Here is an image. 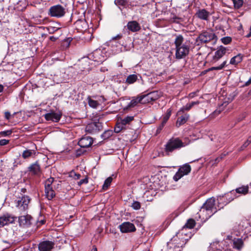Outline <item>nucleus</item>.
Here are the masks:
<instances>
[{
	"label": "nucleus",
	"instance_id": "1",
	"mask_svg": "<svg viewBox=\"0 0 251 251\" xmlns=\"http://www.w3.org/2000/svg\"><path fill=\"white\" fill-rule=\"evenodd\" d=\"M184 38L181 35H176L174 44L176 47V58L180 59L185 58L189 52L190 47L188 45L183 44Z\"/></svg>",
	"mask_w": 251,
	"mask_h": 251
},
{
	"label": "nucleus",
	"instance_id": "2",
	"mask_svg": "<svg viewBox=\"0 0 251 251\" xmlns=\"http://www.w3.org/2000/svg\"><path fill=\"white\" fill-rule=\"evenodd\" d=\"M182 234L178 233L172 238L167 244L166 251H181L188 241V239L181 238Z\"/></svg>",
	"mask_w": 251,
	"mask_h": 251
},
{
	"label": "nucleus",
	"instance_id": "3",
	"mask_svg": "<svg viewBox=\"0 0 251 251\" xmlns=\"http://www.w3.org/2000/svg\"><path fill=\"white\" fill-rule=\"evenodd\" d=\"M185 147V143L179 138H172L165 145V151L167 155L176 150H180Z\"/></svg>",
	"mask_w": 251,
	"mask_h": 251
},
{
	"label": "nucleus",
	"instance_id": "4",
	"mask_svg": "<svg viewBox=\"0 0 251 251\" xmlns=\"http://www.w3.org/2000/svg\"><path fill=\"white\" fill-rule=\"evenodd\" d=\"M235 95H220L219 97L218 103L220 110L216 109L211 115L212 118H214L218 115L223 109L226 107L228 104L232 101Z\"/></svg>",
	"mask_w": 251,
	"mask_h": 251
},
{
	"label": "nucleus",
	"instance_id": "5",
	"mask_svg": "<svg viewBox=\"0 0 251 251\" xmlns=\"http://www.w3.org/2000/svg\"><path fill=\"white\" fill-rule=\"evenodd\" d=\"M137 100L136 97L130 99L128 97L125 96L121 99V105L125 113H127L137 105Z\"/></svg>",
	"mask_w": 251,
	"mask_h": 251
},
{
	"label": "nucleus",
	"instance_id": "6",
	"mask_svg": "<svg viewBox=\"0 0 251 251\" xmlns=\"http://www.w3.org/2000/svg\"><path fill=\"white\" fill-rule=\"evenodd\" d=\"M26 192V189L23 188L21 189L22 197H19L18 200L15 201L16 206L22 211H25L28 208V205L30 201V199L29 196L23 195V193Z\"/></svg>",
	"mask_w": 251,
	"mask_h": 251
},
{
	"label": "nucleus",
	"instance_id": "7",
	"mask_svg": "<svg viewBox=\"0 0 251 251\" xmlns=\"http://www.w3.org/2000/svg\"><path fill=\"white\" fill-rule=\"evenodd\" d=\"M217 40V37L212 31H203L201 33L196 39V42L198 45L202 43H206L211 41Z\"/></svg>",
	"mask_w": 251,
	"mask_h": 251
},
{
	"label": "nucleus",
	"instance_id": "8",
	"mask_svg": "<svg viewBox=\"0 0 251 251\" xmlns=\"http://www.w3.org/2000/svg\"><path fill=\"white\" fill-rule=\"evenodd\" d=\"M65 9L62 5L57 4L51 6L48 12V15L50 17L61 18L65 14Z\"/></svg>",
	"mask_w": 251,
	"mask_h": 251
},
{
	"label": "nucleus",
	"instance_id": "9",
	"mask_svg": "<svg viewBox=\"0 0 251 251\" xmlns=\"http://www.w3.org/2000/svg\"><path fill=\"white\" fill-rule=\"evenodd\" d=\"M19 226L24 228L31 226L34 222L33 218L30 215H22L18 217Z\"/></svg>",
	"mask_w": 251,
	"mask_h": 251
},
{
	"label": "nucleus",
	"instance_id": "10",
	"mask_svg": "<svg viewBox=\"0 0 251 251\" xmlns=\"http://www.w3.org/2000/svg\"><path fill=\"white\" fill-rule=\"evenodd\" d=\"M105 57V52L100 49H97L89 55V59L99 63L103 62L106 59Z\"/></svg>",
	"mask_w": 251,
	"mask_h": 251
},
{
	"label": "nucleus",
	"instance_id": "11",
	"mask_svg": "<svg viewBox=\"0 0 251 251\" xmlns=\"http://www.w3.org/2000/svg\"><path fill=\"white\" fill-rule=\"evenodd\" d=\"M102 128V124L98 121L88 124L85 127V130L88 133L93 134L101 131Z\"/></svg>",
	"mask_w": 251,
	"mask_h": 251
},
{
	"label": "nucleus",
	"instance_id": "12",
	"mask_svg": "<svg viewBox=\"0 0 251 251\" xmlns=\"http://www.w3.org/2000/svg\"><path fill=\"white\" fill-rule=\"evenodd\" d=\"M62 115L61 111L55 112L53 110H50L49 113L45 114L44 117L47 121L58 122L62 117Z\"/></svg>",
	"mask_w": 251,
	"mask_h": 251
},
{
	"label": "nucleus",
	"instance_id": "13",
	"mask_svg": "<svg viewBox=\"0 0 251 251\" xmlns=\"http://www.w3.org/2000/svg\"><path fill=\"white\" fill-rule=\"evenodd\" d=\"M27 171L32 176H40L42 174V170L39 161L31 164L27 168Z\"/></svg>",
	"mask_w": 251,
	"mask_h": 251
},
{
	"label": "nucleus",
	"instance_id": "14",
	"mask_svg": "<svg viewBox=\"0 0 251 251\" xmlns=\"http://www.w3.org/2000/svg\"><path fill=\"white\" fill-rule=\"evenodd\" d=\"M215 204V200L213 198H211L206 200L203 204L201 209H204L207 211H210L212 212L211 215L217 212L216 208L214 207Z\"/></svg>",
	"mask_w": 251,
	"mask_h": 251
},
{
	"label": "nucleus",
	"instance_id": "15",
	"mask_svg": "<svg viewBox=\"0 0 251 251\" xmlns=\"http://www.w3.org/2000/svg\"><path fill=\"white\" fill-rule=\"evenodd\" d=\"M119 228L122 233L134 232L136 230L134 225L129 222L122 223L119 226Z\"/></svg>",
	"mask_w": 251,
	"mask_h": 251
},
{
	"label": "nucleus",
	"instance_id": "16",
	"mask_svg": "<svg viewBox=\"0 0 251 251\" xmlns=\"http://www.w3.org/2000/svg\"><path fill=\"white\" fill-rule=\"evenodd\" d=\"M16 219L17 217L12 216L9 214L4 215L0 217V226H4L10 224H13Z\"/></svg>",
	"mask_w": 251,
	"mask_h": 251
},
{
	"label": "nucleus",
	"instance_id": "17",
	"mask_svg": "<svg viewBox=\"0 0 251 251\" xmlns=\"http://www.w3.org/2000/svg\"><path fill=\"white\" fill-rule=\"evenodd\" d=\"M54 243L50 241H44L39 243L38 249L39 251H51L54 248Z\"/></svg>",
	"mask_w": 251,
	"mask_h": 251
},
{
	"label": "nucleus",
	"instance_id": "18",
	"mask_svg": "<svg viewBox=\"0 0 251 251\" xmlns=\"http://www.w3.org/2000/svg\"><path fill=\"white\" fill-rule=\"evenodd\" d=\"M136 97L138 103L146 104L155 101L159 98V95H155L154 97H150V95H141L140 97Z\"/></svg>",
	"mask_w": 251,
	"mask_h": 251
},
{
	"label": "nucleus",
	"instance_id": "19",
	"mask_svg": "<svg viewBox=\"0 0 251 251\" xmlns=\"http://www.w3.org/2000/svg\"><path fill=\"white\" fill-rule=\"evenodd\" d=\"M93 143V140L92 137L84 136L79 140L78 144L81 148H87L90 147Z\"/></svg>",
	"mask_w": 251,
	"mask_h": 251
},
{
	"label": "nucleus",
	"instance_id": "20",
	"mask_svg": "<svg viewBox=\"0 0 251 251\" xmlns=\"http://www.w3.org/2000/svg\"><path fill=\"white\" fill-rule=\"evenodd\" d=\"M227 49L223 46L220 47L215 52L214 56L213 58V61L214 62H217L221 58H222L226 53Z\"/></svg>",
	"mask_w": 251,
	"mask_h": 251
},
{
	"label": "nucleus",
	"instance_id": "21",
	"mask_svg": "<svg viewBox=\"0 0 251 251\" xmlns=\"http://www.w3.org/2000/svg\"><path fill=\"white\" fill-rule=\"evenodd\" d=\"M202 101L201 100H196L194 101H191L189 103H187L185 106H183L180 108V109L178 111L177 114L180 115L181 113L184 112L185 111H189L190 110L192 107L195 105H198L201 103Z\"/></svg>",
	"mask_w": 251,
	"mask_h": 251
},
{
	"label": "nucleus",
	"instance_id": "22",
	"mask_svg": "<svg viewBox=\"0 0 251 251\" xmlns=\"http://www.w3.org/2000/svg\"><path fill=\"white\" fill-rule=\"evenodd\" d=\"M127 28L129 31L133 32L138 31L141 29L139 24L135 21L128 22Z\"/></svg>",
	"mask_w": 251,
	"mask_h": 251
},
{
	"label": "nucleus",
	"instance_id": "23",
	"mask_svg": "<svg viewBox=\"0 0 251 251\" xmlns=\"http://www.w3.org/2000/svg\"><path fill=\"white\" fill-rule=\"evenodd\" d=\"M198 17L203 20H207L210 15L209 12L207 11L205 9H202L199 10L196 13Z\"/></svg>",
	"mask_w": 251,
	"mask_h": 251
},
{
	"label": "nucleus",
	"instance_id": "24",
	"mask_svg": "<svg viewBox=\"0 0 251 251\" xmlns=\"http://www.w3.org/2000/svg\"><path fill=\"white\" fill-rule=\"evenodd\" d=\"M36 153V150L34 149H26L23 151L22 154V157L24 159H26L31 157H32L33 155H35Z\"/></svg>",
	"mask_w": 251,
	"mask_h": 251
},
{
	"label": "nucleus",
	"instance_id": "25",
	"mask_svg": "<svg viewBox=\"0 0 251 251\" xmlns=\"http://www.w3.org/2000/svg\"><path fill=\"white\" fill-rule=\"evenodd\" d=\"M244 241L241 238H234L233 240V247L240 251L244 247Z\"/></svg>",
	"mask_w": 251,
	"mask_h": 251
},
{
	"label": "nucleus",
	"instance_id": "26",
	"mask_svg": "<svg viewBox=\"0 0 251 251\" xmlns=\"http://www.w3.org/2000/svg\"><path fill=\"white\" fill-rule=\"evenodd\" d=\"M226 197V203H229L230 202L234 200V199L237 198L238 196H237L236 192L234 190H233L224 195Z\"/></svg>",
	"mask_w": 251,
	"mask_h": 251
},
{
	"label": "nucleus",
	"instance_id": "27",
	"mask_svg": "<svg viewBox=\"0 0 251 251\" xmlns=\"http://www.w3.org/2000/svg\"><path fill=\"white\" fill-rule=\"evenodd\" d=\"M45 192L46 198L48 200H51L55 197V193L53 187L45 188Z\"/></svg>",
	"mask_w": 251,
	"mask_h": 251
},
{
	"label": "nucleus",
	"instance_id": "28",
	"mask_svg": "<svg viewBox=\"0 0 251 251\" xmlns=\"http://www.w3.org/2000/svg\"><path fill=\"white\" fill-rule=\"evenodd\" d=\"M178 171L181 173V174H182L183 176L185 175H187L191 171V167L189 164L186 163L180 166L178 169Z\"/></svg>",
	"mask_w": 251,
	"mask_h": 251
},
{
	"label": "nucleus",
	"instance_id": "29",
	"mask_svg": "<svg viewBox=\"0 0 251 251\" xmlns=\"http://www.w3.org/2000/svg\"><path fill=\"white\" fill-rule=\"evenodd\" d=\"M134 120V117L132 116H127L124 118H121L119 122L125 127L129 125Z\"/></svg>",
	"mask_w": 251,
	"mask_h": 251
},
{
	"label": "nucleus",
	"instance_id": "30",
	"mask_svg": "<svg viewBox=\"0 0 251 251\" xmlns=\"http://www.w3.org/2000/svg\"><path fill=\"white\" fill-rule=\"evenodd\" d=\"M95 100L92 98L90 96H89L87 98L88 103L89 105L94 108H96L98 107V105L100 104V100H96V97H93Z\"/></svg>",
	"mask_w": 251,
	"mask_h": 251
},
{
	"label": "nucleus",
	"instance_id": "31",
	"mask_svg": "<svg viewBox=\"0 0 251 251\" xmlns=\"http://www.w3.org/2000/svg\"><path fill=\"white\" fill-rule=\"evenodd\" d=\"M189 118V115L188 114H185L183 115L178 118L176 121V126L178 127L184 124L187 122Z\"/></svg>",
	"mask_w": 251,
	"mask_h": 251
},
{
	"label": "nucleus",
	"instance_id": "32",
	"mask_svg": "<svg viewBox=\"0 0 251 251\" xmlns=\"http://www.w3.org/2000/svg\"><path fill=\"white\" fill-rule=\"evenodd\" d=\"M218 201V207L219 209L224 207L225 205H226L228 203H226V200L224 195L220 196L217 198Z\"/></svg>",
	"mask_w": 251,
	"mask_h": 251
},
{
	"label": "nucleus",
	"instance_id": "33",
	"mask_svg": "<svg viewBox=\"0 0 251 251\" xmlns=\"http://www.w3.org/2000/svg\"><path fill=\"white\" fill-rule=\"evenodd\" d=\"M243 60V55L241 54H238V55L233 57L230 60V64L232 65H237L240 63Z\"/></svg>",
	"mask_w": 251,
	"mask_h": 251
},
{
	"label": "nucleus",
	"instance_id": "34",
	"mask_svg": "<svg viewBox=\"0 0 251 251\" xmlns=\"http://www.w3.org/2000/svg\"><path fill=\"white\" fill-rule=\"evenodd\" d=\"M234 190L236 194H239L245 195L249 193V186L248 185L242 186V187L236 188Z\"/></svg>",
	"mask_w": 251,
	"mask_h": 251
},
{
	"label": "nucleus",
	"instance_id": "35",
	"mask_svg": "<svg viewBox=\"0 0 251 251\" xmlns=\"http://www.w3.org/2000/svg\"><path fill=\"white\" fill-rule=\"evenodd\" d=\"M126 127L124 126L120 122L119 120H118L117 123L116 124V126L114 127V132L115 133H120L123 130H126Z\"/></svg>",
	"mask_w": 251,
	"mask_h": 251
},
{
	"label": "nucleus",
	"instance_id": "36",
	"mask_svg": "<svg viewBox=\"0 0 251 251\" xmlns=\"http://www.w3.org/2000/svg\"><path fill=\"white\" fill-rule=\"evenodd\" d=\"M196 225V222L193 219H189L187 220L186 223L184 226L183 228H188L189 229H192L194 228V227Z\"/></svg>",
	"mask_w": 251,
	"mask_h": 251
},
{
	"label": "nucleus",
	"instance_id": "37",
	"mask_svg": "<svg viewBox=\"0 0 251 251\" xmlns=\"http://www.w3.org/2000/svg\"><path fill=\"white\" fill-rule=\"evenodd\" d=\"M113 133V131L112 130H105L101 135V137L103 140H106L109 138L111 136H112Z\"/></svg>",
	"mask_w": 251,
	"mask_h": 251
},
{
	"label": "nucleus",
	"instance_id": "38",
	"mask_svg": "<svg viewBox=\"0 0 251 251\" xmlns=\"http://www.w3.org/2000/svg\"><path fill=\"white\" fill-rule=\"evenodd\" d=\"M112 179H113L112 177L109 176L105 180L102 186V189L103 190L105 191L108 189V188H109V186L111 183Z\"/></svg>",
	"mask_w": 251,
	"mask_h": 251
},
{
	"label": "nucleus",
	"instance_id": "39",
	"mask_svg": "<svg viewBox=\"0 0 251 251\" xmlns=\"http://www.w3.org/2000/svg\"><path fill=\"white\" fill-rule=\"evenodd\" d=\"M137 79V76L136 75H130L126 79V82L128 84H132L135 82Z\"/></svg>",
	"mask_w": 251,
	"mask_h": 251
},
{
	"label": "nucleus",
	"instance_id": "40",
	"mask_svg": "<svg viewBox=\"0 0 251 251\" xmlns=\"http://www.w3.org/2000/svg\"><path fill=\"white\" fill-rule=\"evenodd\" d=\"M54 180V178L51 177L47 179L45 182V188L52 187V183Z\"/></svg>",
	"mask_w": 251,
	"mask_h": 251
},
{
	"label": "nucleus",
	"instance_id": "41",
	"mask_svg": "<svg viewBox=\"0 0 251 251\" xmlns=\"http://www.w3.org/2000/svg\"><path fill=\"white\" fill-rule=\"evenodd\" d=\"M172 113V110L170 108H169L166 112L165 115L163 116L162 121L164 123H167L168 120L169 119Z\"/></svg>",
	"mask_w": 251,
	"mask_h": 251
},
{
	"label": "nucleus",
	"instance_id": "42",
	"mask_svg": "<svg viewBox=\"0 0 251 251\" xmlns=\"http://www.w3.org/2000/svg\"><path fill=\"white\" fill-rule=\"evenodd\" d=\"M226 64V61H224L220 66L217 67H213L208 69V71L220 70L223 69Z\"/></svg>",
	"mask_w": 251,
	"mask_h": 251
},
{
	"label": "nucleus",
	"instance_id": "43",
	"mask_svg": "<svg viewBox=\"0 0 251 251\" xmlns=\"http://www.w3.org/2000/svg\"><path fill=\"white\" fill-rule=\"evenodd\" d=\"M232 1L235 8L237 9L240 8L243 3V0H232Z\"/></svg>",
	"mask_w": 251,
	"mask_h": 251
},
{
	"label": "nucleus",
	"instance_id": "44",
	"mask_svg": "<svg viewBox=\"0 0 251 251\" xmlns=\"http://www.w3.org/2000/svg\"><path fill=\"white\" fill-rule=\"evenodd\" d=\"M131 207L134 210H139L141 208V203L138 201H134L131 205Z\"/></svg>",
	"mask_w": 251,
	"mask_h": 251
},
{
	"label": "nucleus",
	"instance_id": "45",
	"mask_svg": "<svg viewBox=\"0 0 251 251\" xmlns=\"http://www.w3.org/2000/svg\"><path fill=\"white\" fill-rule=\"evenodd\" d=\"M13 132L12 130H7L0 132V136L6 137L10 135Z\"/></svg>",
	"mask_w": 251,
	"mask_h": 251
},
{
	"label": "nucleus",
	"instance_id": "46",
	"mask_svg": "<svg viewBox=\"0 0 251 251\" xmlns=\"http://www.w3.org/2000/svg\"><path fill=\"white\" fill-rule=\"evenodd\" d=\"M166 124V123H164V122L162 121L161 124L157 127V129H156V135L161 132V131L164 128Z\"/></svg>",
	"mask_w": 251,
	"mask_h": 251
},
{
	"label": "nucleus",
	"instance_id": "47",
	"mask_svg": "<svg viewBox=\"0 0 251 251\" xmlns=\"http://www.w3.org/2000/svg\"><path fill=\"white\" fill-rule=\"evenodd\" d=\"M251 143V136H249L247 141L241 146V150H243Z\"/></svg>",
	"mask_w": 251,
	"mask_h": 251
},
{
	"label": "nucleus",
	"instance_id": "48",
	"mask_svg": "<svg viewBox=\"0 0 251 251\" xmlns=\"http://www.w3.org/2000/svg\"><path fill=\"white\" fill-rule=\"evenodd\" d=\"M183 176L181 174V173L178 170V171L176 173L175 176L173 177L174 180L177 181L179 179H180Z\"/></svg>",
	"mask_w": 251,
	"mask_h": 251
},
{
	"label": "nucleus",
	"instance_id": "49",
	"mask_svg": "<svg viewBox=\"0 0 251 251\" xmlns=\"http://www.w3.org/2000/svg\"><path fill=\"white\" fill-rule=\"evenodd\" d=\"M85 148H81L80 147V149L76 150V156L77 157L79 156L82 154H83L85 152L86 150H84Z\"/></svg>",
	"mask_w": 251,
	"mask_h": 251
},
{
	"label": "nucleus",
	"instance_id": "50",
	"mask_svg": "<svg viewBox=\"0 0 251 251\" xmlns=\"http://www.w3.org/2000/svg\"><path fill=\"white\" fill-rule=\"evenodd\" d=\"M224 142V140L222 138L219 137L218 139L217 144H216L215 146L217 148H220L223 146Z\"/></svg>",
	"mask_w": 251,
	"mask_h": 251
},
{
	"label": "nucleus",
	"instance_id": "51",
	"mask_svg": "<svg viewBox=\"0 0 251 251\" xmlns=\"http://www.w3.org/2000/svg\"><path fill=\"white\" fill-rule=\"evenodd\" d=\"M222 42L225 45H227L231 42V38L230 37H225L221 39Z\"/></svg>",
	"mask_w": 251,
	"mask_h": 251
},
{
	"label": "nucleus",
	"instance_id": "52",
	"mask_svg": "<svg viewBox=\"0 0 251 251\" xmlns=\"http://www.w3.org/2000/svg\"><path fill=\"white\" fill-rule=\"evenodd\" d=\"M80 63L82 65H83V64H84L85 66L82 68L83 69H88V68H87V67L89 66V63L88 62V59L87 58H83L81 61Z\"/></svg>",
	"mask_w": 251,
	"mask_h": 251
},
{
	"label": "nucleus",
	"instance_id": "53",
	"mask_svg": "<svg viewBox=\"0 0 251 251\" xmlns=\"http://www.w3.org/2000/svg\"><path fill=\"white\" fill-rule=\"evenodd\" d=\"M88 183V177L86 176L85 178L81 179L77 182L78 186H81L83 184H87Z\"/></svg>",
	"mask_w": 251,
	"mask_h": 251
},
{
	"label": "nucleus",
	"instance_id": "54",
	"mask_svg": "<svg viewBox=\"0 0 251 251\" xmlns=\"http://www.w3.org/2000/svg\"><path fill=\"white\" fill-rule=\"evenodd\" d=\"M16 114L14 113L12 115L8 111L5 112L4 117L6 120H9L11 118H13L14 115Z\"/></svg>",
	"mask_w": 251,
	"mask_h": 251
},
{
	"label": "nucleus",
	"instance_id": "55",
	"mask_svg": "<svg viewBox=\"0 0 251 251\" xmlns=\"http://www.w3.org/2000/svg\"><path fill=\"white\" fill-rule=\"evenodd\" d=\"M59 29V28H57L55 29V28L53 26H50L48 28V30L49 31V33L52 34L55 31H57V30Z\"/></svg>",
	"mask_w": 251,
	"mask_h": 251
},
{
	"label": "nucleus",
	"instance_id": "56",
	"mask_svg": "<svg viewBox=\"0 0 251 251\" xmlns=\"http://www.w3.org/2000/svg\"><path fill=\"white\" fill-rule=\"evenodd\" d=\"M115 3L118 5H125L126 2L125 0H115Z\"/></svg>",
	"mask_w": 251,
	"mask_h": 251
},
{
	"label": "nucleus",
	"instance_id": "57",
	"mask_svg": "<svg viewBox=\"0 0 251 251\" xmlns=\"http://www.w3.org/2000/svg\"><path fill=\"white\" fill-rule=\"evenodd\" d=\"M9 142V140L6 139H1L0 140V146H4L8 144Z\"/></svg>",
	"mask_w": 251,
	"mask_h": 251
},
{
	"label": "nucleus",
	"instance_id": "58",
	"mask_svg": "<svg viewBox=\"0 0 251 251\" xmlns=\"http://www.w3.org/2000/svg\"><path fill=\"white\" fill-rule=\"evenodd\" d=\"M198 100H201L202 102L201 103H207L208 100L207 99H205L202 96H200L199 99Z\"/></svg>",
	"mask_w": 251,
	"mask_h": 251
},
{
	"label": "nucleus",
	"instance_id": "59",
	"mask_svg": "<svg viewBox=\"0 0 251 251\" xmlns=\"http://www.w3.org/2000/svg\"><path fill=\"white\" fill-rule=\"evenodd\" d=\"M246 117V114L245 113H243L238 118V121L240 122L242 121Z\"/></svg>",
	"mask_w": 251,
	"mask_h": 251
},
{
	"label": "nucleus",
	"instance_id": "60",
	"mask_svg": "<svg viewBox=\"0 0 251 251\" xmlns=\"http://www.w3.org/2000/svg\"><path fill=\"white\" fill-rule=\"evenodd\" d=\"M80 176H81L80 174L74 173V175L73 176V177L75 179H79Z\"/></svg>",
	"mask_w": 251,
	"mask_h": 251
},
{
	"label": "nucleus",
	"instance_id": "61",
	"mask_svg": "<svg viewBox=\"0 0 251 251\" xmlns=\"http://www.w3.org/2000/svg\"><path fill=\"white\" fill-rule=\"evenodd\" d=\"M46 223V220H41L40 221H38V226H40L41 225H44Z\"/></svg>",
	"mask_w": 251,
	"mask_h": 251
},
{
	"label": "nucleus",
	"instance_id": "62",
	"mask_svg": "<svg viewBox=\"0 0 251 251\" xmlns=\"http://www.w3.org/2000/svg\"><path fill=\"white\" fill-rule=\"evenodd\" d=\"M122 35L118 34L117 36H116L115 37H113L112 38V39L113 40L119 39H121L122 38Z\"/></svg>",
	"mask_w": 251,
	"mask_h": 251
},
{
	"label": "nucleus",
	"instance_id": "63",
	"mask_svg": "<svg viewBox=\"0 0 251 251\" xmlns=\"http://www.w3.org/2000/svg\"><path fill=\"white\" fill-rule=\"evenodd\" d=\"M251 84V77L249 78V79L246 82L244 86H249Z\"/></svg>",
	"mask_w": 251,
	"mask_h": 251
},
{
	"label": "nucleus",
	"instance_id": "64",
	"mask_svg": "<svg viewBox=\"0 0 251 251\" xmlns=\"http://www.w3.org/2000/svg\"><path fill=\"white\" fill-rule=\"evenodd\" d=\"M57 39V37H55L54 36H50V39L52 41H55Z\"/></svg>",
	"mask_w": 251,
	"mask_h": 251
}]
</instances>
